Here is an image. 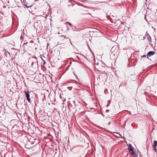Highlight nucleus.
<instances>
[{
  "instance_id": "1",
  "label": "nucleus",
  "mask_w": 157,
  "mask_h": 157,
  "mask_svg": "<svg viewBox=\"0 0 157 157\" xmlns=\"http://www.w3.org/2000/svg\"><path fill=\"white\" fill-rule=\"evenodd\" d=\"M28 63L30 66L33 67L38 66V61L37 58L35 57L29 58Z\"/></svg>"
},
{
  "instance_id": "2",
  "label": "nucleus",
  "mask_w": 157,
  "mask_h": 157,
  "mask_svg": "<svg viewBox=\"0 0 157 157\" xmlns=\"http://www.w3.org/2000/svg\"><path fill=\"white\" fill-rule=\"evenodd\" d=\"M119 48L117 46H113L111 49V53L110 54V57L112 59H115V57L118 56V52Z\"/></svg>"
},
{
  "instance_id": "3",
  "label": "nucleus",
  "mask_w": 157,
  "mask_h": 157,
  "mask_svg": "<svg viewBox=\"0 0 157 157\" xmlns=\"http://www.w3.org/2000/svg\"><path fill=\"white\" fill-rule=\"evenodd\" d=\"M30 92L29 91H25L24 93L25 95L26 98L28 102L30 103V99L29 98L30 95L29 94V93Z\"/></svg>"
},
{
  "instance_id": "4",
  "label": "nucleus",
  "mask_w": 157,
  "mask_h": 157,
  "mask_svg": "<svg viewBox=\"0 0 157 157\" xmlns=\"http://www.w3.org/2000/svg\"><path fill=\"white\" fill-rule=\"evenodd\" d=\"M155 53L153 51H151L148 52L147 54V58L148 59H149L148 58L149 57H150L152 56H153L154 55Z\"/></svg>"
},
{
  "instance_id": "5",
  "label": "nucleus",
  "mask_w": 157,
  "mask_h": 157,
  "mask_svg": "<svg viewBox=\"0 0 157 157\" xmlns=\"http://www.w3.org/2000/svg\"><path fill=\"white\" fill-rule=\"evenodd\" d=\"M128 149L130 151H131V152L133 151V147L131 146V144H129V146L128 147Z\"/></svg>"
},
{
  "instance_id": "6",
  "label": "nucleus",
  "mask_w": 157,
  "mask_h": 157,
  "mask_svg": "<svg viewBox=\"0 0 157 157\" xmlns=\"http://www.w3.org/2000/svg\"><path fill=\"white\" fill-rule=\"evenodd\" d=\"M131 154L133 157H137L138 155L134 153L133 151L131 152Z\"/></svg>"
},
{
  "instance_id": "7",
  "label": "nucleus",
  "mask_w": 157,
  "mask_h": 157,
  "mask_svg": "<svg viewBox=\"0 0 157 157\" xmlns=\"http://www.w3.org/2000/svg\"><path fill=\"white\" fill-rule=\"evenodd\" d=\"M147 39L149 42V44L151 43V39L150 36H149V37H147Z\"/></svg>"
},
{
  "instance_id": "8",
  "label": "nucleus",
  "mask_w": 157,
  "mask_h": 157,
  "mask_svg": "<svg viewBox=\"0 0 157 157\" xmlns=\"http://www.w3.org/2000/svg\"><path fill=\"white\" fill-rule=\"evenodd\" d=\"M157 146V141L154 140L153 142V147H156Z\"/></svg>"
},
{
  "instance_id": "9",
  "label": "nucleus",
  "mask_w": 157,
  "mask_h": 157,
  "mask_svg": "<svg viewBox=\"0 0 157 157\" xmlns=\"http://www.w3.org/2000/svg\"><path fill=\"white\" fill-rule=\"evenodd\" d=\"M153 147V149L156 152H157V149L156 148V147Z\"/></svg>"
},
{
  "instance_id": "10",
  "label": "nucleus",
  "mask_w": 157,
  "mask_h": 157,
  "mask_svg": "<svg viewBox=\"0 0 157 157\" xmlns=\"http://www.w3.org/2000/svg\"><path fill=\"white\" fill-rule=\"evenodd\" d=\"M72 87L69 86V87H67V89H68L70 90H71L72 89Z\"/></svg>"
},
{
  "instance_id": "11",
  "label": "nucleus",
  "mask_w": 157,
  "mask_h": 157,
  "mask_svg": "<svg viewBox=\"0 0 157 157\" xmlns=\"http://www.w3.org/2000/svg\"><path fill=\"white\" fill-rule=\"evenodd\" d=\"M146 35L147 37H149V36H150V35L149 34L147 33V32H146Z\"/></svg>"
},
{
  "instance_id": "12",
  "label": "nucleus",
  "mask_w": 157,
  "mask_h": 157,
  "mask_svg": "<svg viewBox=\"0 0 157 157\" xmlns=\"http://www.w3.org/2000/svg\"><path fill=\"white\" fill-rule=\"evenodd\" d=\"M25 6H26V7L27 8H28L30 7H31L32 6H28L27 5V4H26L25 5Z\"/></svg>"
},
{
  "instance_id": "13",
  "label": "nucleus",
  "mask_w": 157,
  "mask_h": 157,
  "mask_svg": "<svg viewBox=\"0 0 157 157\" xmlns=\"http://www.w3.org/2000/svg\"><path fill=\"white\" fill-rule=\"evenodd\" d=\"M144 94L146 96H147L148 94V93L146 92H145L144 93Z\"/></svg>"
},
{
  "instance_id": "14",
  "label": "nucleus",
  "mask_w": 157,
  "mask_h": 157,
  "mask_svg": "<svg viewBox=\"0 0 157 157\" xmlns=\"http://www.w3.org/2000/svg\"><path fill=\"white\" fill-rule=\"evenodd\" d=\"M66 23L69 25L70 26L71 25V24L69 22H67Z\"/></svg>"
},
{
  "instance_id": "15",
  "label": "nucleus",
  "mask_w": 157,
  "mask_h": 157,
  "mask_svg": "<svg viewBox=\"0 0 157 157\" xmlns=\"http://www.w3.org/2000/svg\"><path fill=\"white\" fill-rule=\"evenodd\" d=\"M146 55H143V56H141V57H146Z\"/></svg>"
},
{
  "instance_id": "16",
  "label": "nucleus",
  "mask_w": 157,
  "mask_h": 157,
  "mask_svg": "<svg viewBox=\"0 0 157 157\" xmlns=\"http://www.w3.org/2000/svg\"><path fill=\"white\" fill-rule=\"evenodd\" d=\"M20 38L21 39L23 40V37L22 36V35H21L20 37Z\"/></svg>"
},
{
  "instance_id": "17",
  "label": "nucleus",
  "mask_w": 157,
  "mask_h": 157,
  "mask_svg": "<svg viewBox=\"0 0 157 157\" xmlns=\"http://www.w3.org/2000/svg\"><path fill=\"white\" fill-rule=\"evenodd\" d=\"M41 58L44 61L43 64H45V62H46L42 58Z\"/></svg>"
},
{
  "instance_id": "18",
  "label": "nucleus",
  "mask_w": 157,
  "mask_h": 157,
  "mask_svg": "<svg viewBox=\"0 0 157 157\" xmlns=\"http://www.w3.org/2000/svg\"><path fill=\"white\" fill-rule=\"evenodd\" d=\"M23 3L24 4V5H25L26 4V1H23Z\"/></svg>"
},
{
  "instance_id": "19",
  "label": "nucleus",
  "mask_w": 157,
  "mask_h": 157,
  "mask_svg": "<svg viewBox=\"0 0 157 157\" xmlns=\"http://www.w3.org/2000/svg\"><path fill=\"white\" fill-rule=\"evenodd\" d=\"M105 111H106V113H108V112H109V110H108V109H107V110H106Z\"/></svg>"
},
{
  "instance_id": "20",
  "label": "nucleus",
  "mask_w": 157,
  "mask_h": 157,
  "mask_svg": "<svg viewBox=\"0 0 157 157\" xmlns=\"http://www.w3.org/2000/svg\"><path fill=\"white\" fill-rule=\"evenodd\" d=\"M99 76V78H100V77H101V75H100Z\"/></svg>"
},
{
  "instance_id": "21",
  "label": "nucleus",
  "mask_w": 157,
  "mask_h": 157,
  "mask_svg": "<svg viewBox=\"0 0 157 157\" xmlns=\"http://www.w3.org/2000/svg\"><path fill=\"white\" fill-rule=\"evenodd\" d=\"M35 1H38V0H35Z\"/></svg>"
},
{
  "instance_id": "22",
  "label": "nucleus",
  "mask_w": 157,
  "mask_h": 157,
  "mask_svg": "<svg viewBox=\"0 0 157 157\" xmlns=\"http://www.w3.org/2000/svg\"><path fill=\"white\" fill-rule=\"evenodd\" d=\"M7 53H8L9 54H10V53L9 52H7Z\"/></svg>"
},
{
  "instance_id": "23",
  "label": "nucleus",
  "mask_w": 157,
  "mask_h": 157,
  "mask_svg": "<svg viewBox=\"0 0 157 157\" xmlns=\"http://www.w3.org/2000/svg\"><path fill=\"white\" fill-rule=\"evenodd\" d=\"M109 105V104H108V105H107V106H108Z\"/></svg>"
},
{
  "instance_id": "24",
  "label": "nucleus",
  "mask_w": 157,
  "mask_h": 157,
  "mask_svg": "<svg viewBox=\"0 0 157 157\" xmlns=\"http://www.w3.org/2000/svg\"><path fill=\"white\" fill-rule=\"evenodd\" d=\"M109 105V104H108V105H107V106H108Z\"/></svg>"
},
{
  "instance_id": "25",
  "label": "nucleus",
  "mask_w": 157,
  "mask_h": 157,
  "mask_svg": "<svg viewBox=\"0 0 157 157\" xmlns=\"http://www.w3.org/2000/svg\"><path fill=\"white\" fill-rule=\"evenodd\" d=\"M110 124V122H109V124Z\"/></svg>"
}]
</instances>
